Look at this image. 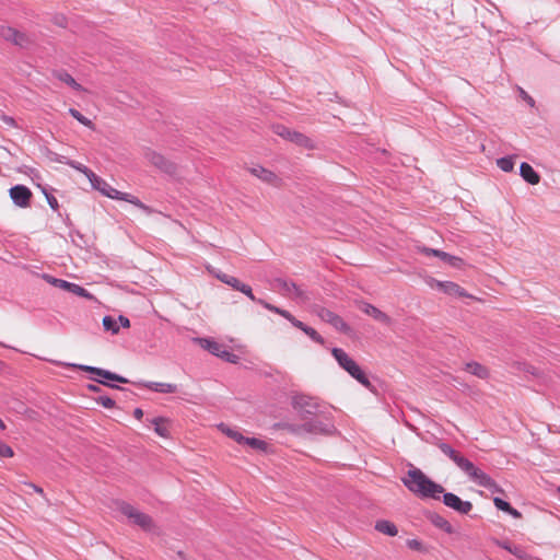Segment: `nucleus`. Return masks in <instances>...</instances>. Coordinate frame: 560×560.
I'll use <instances>...</instances> for the list:
<instances>
[{"label": "nucleus", "instance_id": "1", "mask_svg": "<svg viewBox=\"0 0 560 560\" xmlns=\"http://www.w3.org/2000/svg\"><path fill=\"white\" fill-rule=\"evenodd\" d=\"M439 448L448 456L459 469H462L470 480L476 482L477 485L492 489L497 492H501L502 490L497 485V482L486 472H483L480 468L474 465L468 458H466L462 453L454 450L451 445L446 443H439Z\"/></svg>", "mask_w": 560, "mask_h": 560}, {"label": "nucleus", "instance_id": "2", "mask_svg": "<svg viewBox=\"0 0 560 560\" xmlns=\"http://www.w3.org/2000/svg\"><path fill=\"white\" fill-rule=\"evenodd\" d=\"M404 486L415 495L421 499L439 500L444 488L431 480L422 470L411 467L401 479Z\"/></svg>", "mask_w": 560, "mask_h": 560}, {"label": "nucleus", "instance_id": "3", "mask_svg": "<svg viewBox=\"0 0 560 560\" xmlns=\"http://www.w3.org/2000/svg\"><path fill=\"white\" fill-rule=\"evenodd\" d=\"M276 428L288 431L295 435H325L330 436L336 433V428L328 421L320 419H311L302 424H295L291 422H280L276 424Z\"/></svg>", "mask_w": 560, "mask_h": 560}, {"label": "nucleus", "instance_id": "4", "mask_svg": "<svg viewBox=\"0 0 560 560\" xmlns=\"http://www.w3.org/2000/svg\"><path fill=\"white\" fill-rule=\"evenodd\" d=\"M92 187L100 191L102 195L115 199V200H124L127 201L142 210H148V207L136 196L128 194V192H121L115 188H113L105 179L97 176L94 172L91 174L89 178Z\"/></svg>", "mask_w": 560, "mask_h": 560}, {"label": "nucleus", "instance_id": "5", "mask_svg": "<svg viewBox=\"0 0 560 560\" xmlns=\"http://www.w3.org/2000/svg\"><path fill=\"white\" fill-rule=\"evenodd\" d=\"M43 359L46 360V361L56 363V364H63V365H67V366H70V368H75V369H80V370L90 372V373H92L94 375L92 377V380H94L95 382H97L100 384H103L105 386H109V387H113V388H118V386L114 385L113 382L128 383L127 378H125V377H122V376H120L118 374L112 373L109 371L103 370V369H98V368H94V366H89V365L77 364V363H67V362H62V361H59V360H56V359H51V358H43Z\"/></svg>", "mask_w": 560, "mask_h": 560}, {"label": "nucleus", "instance_id": "6", "mask_svg": "<svg viewBox=\"0 0 560 560\" xmlns=\"http://www.w3.org/2000/svg\"><path fill=\"white\" fill-rule=\"evenodd\" d=\"M118 511L125 515L132 524L141 527L145 532H153L155 524L152 517L145 513L140 512L135 506L126 502L117 503Z\"/></svg>", "mask_w": 560, "mask_h": 560}, {"label": "nucleus", "instance_id": "7", "mask_svg": "<svg viewBox=\"0 0 560 560\" xmlns=\"http://www.w3.org/2000/svg\"><path fill=\"white\" fill-rule=\"evenodd\" d=\"M312 313L317 315L323 322L329 324L332 326L336 330L343 332V334H350L351 328L350 326L345 322V319L339 316L337 313L332 312L331 310L319 305L314 304L311 306Z\"/></svg>", "mask_w": 560, "mask_h": 560}, {"label": "nucleus", "instance_id": "8", "mask_svg": "<svg viewBox=\"0 0 560 560\" xmlns=\"http://www.w3.org/2000/svg\"><path fill=\"white\" fill-rule=\"evenodd\" d=\"M272 130L276 135L280 136L281 138L288 140V141L295 143L299 147H302L307 150L316 149L314 141L310 137H307L299 131L291 130L282 125L273 126Z\"/></svg>", "mask_w": 560, "mask_h": 560}, {"label": "nucleus", "instance_id": "9", "mask_svg": "<svg viewBox=\"0 0 560 560\" xmlns=\"http://www.w3.org/2000/svg\"><path fill=\"white\" fill-rule=\"evenodd\" d=\"M143 158L149 164L166 174H174L176 172V165L155 150L144 149Z\"/></svg>", "mask_w": 560, "mask_h": 560}, {"label": "nucleus", "instance_id": "10", "mask_svg": "<svg viewBox=\"0 0 560 560\" xmlns=\"http://www.w3.org/2000/svg\"><path fill=\"white\" fill-rule=\"evenodd\" d=\"M277 289L280 291V293L289 299L299 301V302H306L308 301L307 293L301 289L298 284L294 282L285 281L278 279L276 280Z\"/></svg>", "mask_w": 560, "mask_h": 560}, {"label": "nucleus", "instance_id": "11", "mask_svg": "<svg viewBox=\"0 0 560 560\" xmlns=\"http://www.w3.org/2000/svg\"><path fill=\"white\" fill-rule=\"evenodd\" d=\"M0 36L15 46L26 48L32 44L30 36L12 26H1Z\"/></svg>", "mask_w": 560, "mask_h": 560}, {"label": "nucleus", "instance_id": "12", "mask_svg": "<svg viewBox=\"0 0 560 560\" xmlns=\"http://www.w3.org/2000/svg\"><path fill=\"white\" fill-rule=\"evenodd\" d=\"M46 280L54 287H57L61 290L71 292L78 296H81V298H84V299H88L91 301H96V299L93 294H91L89 291H86L84 288H82L79 284L62 280V279H57V278H54L50 276H47Z\"/></svg>", "mask_w": 560, "mask_h": 560}, {"label": "nucleus", "instance_id": "13", "mask_svg": "<svg viewBox=\"0 0 560 560\" xmlns=\"http://www.w3.org/2000/svg\"><path fill=\"white\" fill-rule=\"evenodd\" d=\"M214 276L217 279H219L221 282L232 287L233 289L244 293L246 296H248L252 301L258 303V299L253 293V290L249 285L242 283L237 278L229 276L223 272H214Z\"/></svg>", "mask_w": 560, "mask_h": 560}, {"label": "nucleus", "instance_id": "14", "mask_svg": "<svg viewBox=\"0 0 560 560\" xmlns=\"http://www.w3.org/2000/svg\"><path fill=\"white\" fill-rule=\"evenodd\" d=\"M430 287L432 289H438L448 295H456L460 298H471L472 295L468 294L460 285L452 281H439L432 279L430 281Z\"/></svg>", "mask_w": 560, "mask_h": 560}, {"label": "nucleus", "instance_id": "15", "mask_svg": "<svg viewBox=\"0 0 560 560\" xmlns=\"http://www.w3.org/2000/svg\"><path fill=\"white\" fill-rule=\"evenodd\" d=\"M10 197L21 208H27L31 203L32 191L24 185H16L10 188Z\"/></svg>", "mask_w": 560, "mask_h": 560}, {"label": "nucleus", "instance_id": "16", "mask_svg": "<svg viewBox=\"0 0 560 560\" xmlns=\"http://www.w3.org/2000/svg\"><path fill=\"white\" fill-rule=\"evenodd\" d=\"M419 253L425 255V256H435L446 264H448L452 267L460 268L464 264L463 259L453 255H450L443 250L433 249L429 247H418Z\"/></svg>", "mask_w": 560, "mask_h": 560}, {"label": "nucleus", "instance_id": "17", "mask_svg": "<svg viewBox=\"0 0 560 560\" xmlns=\"http://www.w3.org/2000/svg\"><path fill=\"white\" fill-rule=\"evenodd\" d=\"M442 495L444 504L460 514H468L472 509L471 502L463 501L459 497H457L454 493L443 492Z\"/></svg>", "mask_w": 560, "mask_h": 560}, {"label": "nucleus", "instance_id": "18", "mask_svg": "<svg viewBox=\"0 0 560 560\" xmlns=\"http://www.w3.org/2000/svg\"><path fill=\"white\" fill-rule=\"evenodd\" d=\"M248 171L252 175H254L255 177L261 179L262 182H265L267 184H270L273 186H279L281 184V179L276 173H273L272 171L267 170L262 166H254V167H250Z\"/></svg>", "mask_w": 560, "mask_h": 560}, {"label": "nucleus", "instance_id": "19", "mask_svg": "<svg viewBox=\"0 0 560 560\" xmlns=\"http://www.w3.org/2000/svg\"><path fill=\"white\" fill-rule=\"evenodd\" d=\"M359 308L361 312H363L364 314H366L368 316L374 318L375 320H377L380 323H384V324L389 323V317L384 312H382L381 310L375 307L374 305L361 302L359 304Z\"/></svg>", "mask_w": 560, "mask_h": 560}, {"label": "nucleus", "instance_id": "20", "mask_svg": "<svg viewBox=\"0 0 560 560\" xmlns=\"http://www.w3.org/2000/svg\"><path fill=\"white\" fill-rule=\"evenodd\" d=\"M464 370L467 373H469L480 380H487L490 376L489 369L479 362H475V361L467 362L464 364Z\"/></svg>", "mask_w": 560, "mask_h": 560}, {"label": "nucleus", "instance_id": "21", "mask_svg": "<svg viewBox=\"0 0 560 560\" xmlns=\"http://www.w3.org/2000/svg\"><path fill=\"white\" fill-rule=\"evenodd\" d=\"M339 364L352 376L361 369L357 365L347 352H332Z\"/></svg>", "mask_w": 560, "mask_h": 560}, {"label": "nucleus", "instance_id": "22", "mask_svg": "<svg viewBox=\"0 0 560 560\" xmlns=\"http://www.w3.org/2000/svg\"><path fill=\"white\" fill-rule=\"evenodd\" d=\"M52 75H54V78H56L60 82L67 84L68 86H70L74 91H78V92H83L84 91L83 86L81 84H79L74 80V78L70 73L65 71V70L54 71Z\"/></svg>", "mask_w": 560, "mask_h": 560}, {"label": "nucleus", "instance_id": "23", "mask_svg": "<svg viewBox=\"0 0 560 560\" xmlns=\"http://www.w3.org/2000/svg\"><path fill=\"white\" fill-rule=\"evenodd\" d=\"M258 303L260 305H262L266 310L270 311V312H273L276 314H279L280 316L284 317L285 319H288L294 327H295V324L300 323V320L298 318H295L290 312L285 311V310H282L278 306H275L264 300H258Z\"/></svg>", "mask_w": 560, "mask_h": 560}, {"label": "nucleus", "instance_id": "24", "mask_svg": "<svg viewBox=\"0 0 560 560\" xmlns=\"http://www.w3.org/2000/svg\"><path fill=\"white\" fill-rule=\"evenodd\" d=\"M154 431L161 438H170V420L166 418L158 417L151 420Z\"/></svg>", "mask_w": 560, "mask_h": 560}, {"label": "nucleus", "instance_id": "25", "mask_svg": "<svg viewBox=\"0 0 560 560\" xmlns=\"http://www.w3.org/2000/svg\"><path fill=\"white\" fill-rule=\"evenodd\" d=\"M520 171L521 176L524 178V180H526L530 185H537L539 183L540 176L528 163H522Z\"/></svg>", "mask_w": 560, "mask_h": 560}, {"label": "nucleus", "instance_id": "26", "mask_svg": "<svg viewBox=\"0 0 560 560\" xmlns=\"http://www.w3.org/2000/svg\"><path fill=\"white\" fill-rule=\"evenodd\" d=\"M293 407L296 409V410H304L307 412V413H312L313 412V409L316 408V405L315 402L306 397V396H296L293 398Z\"/></svg>", "mask_w": 560, "mask_h": 560}, {"label": "nucleus", "instance_id": "27", "mask_svg": "<svg viewBox=\"0 0 560 560\" xmlns=\"http://www.w3.org/2000/svg\"><path fill=\"white\" fill-rule=\"evenodd\" d=\"M429 520L435 527L444 530L447 534H453L454 529L452 524L443 516L433 513L429 516Z\"/></svg>", "mask_w": 560, "mask_h": 560}, {"label": "nucleus", "instance_id": "28", "mask_svg": "<svg viewBox=\"0 0 560 560\" xmlns=\"http://www.w3.org/2000/svg\"><path fill=\"white\" fill-rule=\"evenodd\" d=\"M144 386L148 387L149 389H151L153 392H158V393L171 394V393L177 392V386L175 384H170V383L151 382V383L144 384Z\"/></svg>", "mask_w": 560, "mask_h": 560}, {"label": "nucleus", "instance_id": "29", "mask_svg": "<svg viewBox=\"0 0 560 560\" xmlns=\"http://www.w3.org/2000/svg\"><path fill=\"white\" fill-rule=\"evenodd\" d=\"M375 529L382 534L388 536H396L398 534V529L396 525L389 521L381 520L375 523Z\"/></svg>", "mask_w": 560, "mask_h": 560}, {"label": "nucleus", "instance_id": "30", "mask_svg": "<svg viewBox=\"0 0 560 560\" xmlns=\"http://www.w3.org/2000/svg\"><path fill=\"white\" fill-rule=\"evenodd\" d=\"M218 428L223 434L234 440L236 443L244 445L247 438L244 436L240 431L232 429L223 423L219 424Z\"/></svg>", "mask_w": 560, "mask_h": 560}, {"label": "nucleus", "instance_id": "31", "mask_svg": "<svg viewBox=\"0 0 560 560\" xmlns=\"http://www.w3.org/2000/svg\"><path fill=\"white\" fill-rule=\"evenodd\" d=\"M493 503H494L497 509H499V510H501L503 512L509 513L514 518H521L522 517V514L517 510L512 508L506 501H504V500H502L500 498H494L493 499Z\"/></svg>", "mask_w": 560, "mask_h": 560}, {"label": "nucleus", "instance_id": "32", "mask_svg": "<svg viewBox=\"0 0 560 560\" xmlns=\"http://www.w3.org/2000/svg\"><path fill=\"white\" fill-rule=\"evenodd\" d=\"M298 329H301L305 335H307L312 340L316 341L319 345L324 343L323 337L312 327L306 326L304 323L300 320V323L295 324Z\"/></svg>", "mask_w": 560, "mask_h": 560}, {"label": "nucleus", "instance_id": "33", "mask_svg": "<svg viewBox=\"0 0 560 560\" xmlns=\"http://www.w3.org/2000/svg\"><path fill=\"white\" fill-rule=\"evenodd\" d=\"M244 445H246L253 450L259 451V452H264V453L269 452V444L267 442L256 439V438H247Z\"/></svg>", "mask_w": 560, "mask_h": 560}, {"label": "nucleus", "instance_id": "34", "mask_svg": "<svg viewBox=\"0 0 560 560\" xmlns=\"http://www.w3.org/2000/svg\"><path fill=\"white\" fill-rule=\"evenodd\" d=\"M69 113L70 115L75 119L78 120L80 124H82L83 126L90 128V129H94V124L92 122L91 119L86 118L85 116H83L79 110L74 109V108H70L69 109Z\"/></svg>", "mask_w": 560, "mask_h": 560}, {"label": "nucleus", "instance_id": "35", "mask_svg": "<svg viewBox=\"0 0 560 560\" xmlns=\"http://www.w3.org/2000/svg\"><path fill=\"white\" fill-rule=\"evenodd\" d=\"M103 326L106 331H110L113 334H117L119 331L117 319L113 316H105L103 318Z\"/></svg>", "mask_w": 560, "mask_h": 560}, {"label": "nucleus", "instance_id": "36", "mask_svg": "<svg viewBox=\"0 0 560 560\" xmlns=\"http://www.w3.org/2000/svg\"><path fill=\"white\" fill-rule=\"evenodd\" d=\"M217 357L225 362H230L233 364L241 363V358L236 352H214Z\"/></svg>", "mask_w": 560, "mask_h": 560}, {"label": "nucleus", "instance_id": "37", "mask_svg": "<svg viewBox=\"0 0 560 560\" xmlns=\"http://www.w3.org/2000/svg\"><path fill=\"white\" fill-rule=\"evenodd\" d=\"M497 165L503 171V172H511L514 168V161L512 158H501L497 161Z\"/></svg>", "mask_w": 560, "mask_h": 560}, {"label": "nucleus", "instance_id": "38", "mask_svg": "<svg viewBox=\"0 0 560 560\" xmlns=\"http://www.w3.org/2000/svg\"><path fill=\"white\" fill-rule=\"evenodd\" d=\"M352 377L355 378L360 384H362L366 388H370V389L373 388L369 376L362 370H360L358 373L352 375Z\"/></svg>", "mask_w": 560, "mask_h": 560}, {"label": "nucleus", "instance_id": "39", "mask_svg": "<svg viewBox=\"0 0 560 560\" xmlns=\"http://www.w3.org/2000/svg\"><path fill=\"white\" fill-rule=\"evenodd\" d=\"M68 165L84 174L88 177V179L90 178L91 174H93V172L90 168H88L85 165L81 163L70 161L68 162Z\"/></svg>", "mask_w": 560, "mask_h": 560}, {"label": "nucleus", "instance_id": "40", "mask_svg": "<svg viewBox=\"0 0 560 560\" xmlns=\"http://www.w3.org/2000/svg\"><path fill=\"white\" fill-rule=\"evenodd\" d=\"M14 456V452L7 443L0 441V457L11 458Z\"/></svg>", "mask_w": 560, "mask_h": 560}, {"label": "nucleus", "instance_id": "41", "mask_svg": "<svg viewBox=\"0 0 560 560\" xmlns=\"http://www.w3.org/2000/svg\"><path fill=\"white\" fill-rule=\"evenodd\" d=\"M511 553L521 560H529L527 552L518 546L513 545Z\"/></svg>", "mask_w": 560, "mask_h": 560}, {"label": "nucleus", "instance_id": "42", "mask_svg": "<svg viewBox=\"0 0 560 560\" xmlns=\"http://www.w3.org/2000/svg\"><path fill=\"white\" fill-rule=\"evenodd\" d=\"M407 546L411 550H416V551H423L424 550L422 542L420 540H418V539H409V540H407Z\"/></svg>", "mask_w": 560, "mask_h": 560}, {"label": "nucleus", "instance_id": "43", "mask_svg": "<svg viewBox=\"0 0 560 560\" xmlns=\"http://www.w3.org/2000/svg\"><path fill=\"white\" fill-rule=\"evenodd\" d=\"M97 401L104 406L105 408H114L115 407V401L107 397V396H101Z\"/></svg>", "mask_w": 560, "mask_h": 560}, {"label": "nucleus", "instance_id": "44", "mask_svg": "<svg viewBox=\"0 0 560 560\" xmlns=\"http://www.w3.org/2000/svg\"><path fill=\"white\" fill-rule=\"evenodd\" d=\"M492 541H493L497 546H499V547H501V548L505 549L506 551H509V552L511 553V550H512L513 545H512L510 541H501V540H499V539H492Z\"/></svg>", "mask_w": 560, "mask_h": 560}, {"label": "nucleus", "instance_id": "45", "mask_svg": "<svg viewBox=\"0 0 560 560\" xmlns=\"http://www.w3.org/2000/svg\"><path fill=\"white\" fill-rule=\"evenodd\" d=\"M196 342H197L196 347H199V348H202L206 350H210L212 348V343L207 339H198Z\"/></svg>", "mask_w": 560, "mask_h": 560}, {"label": "nucleus", "instance_id": "46", "mask_svg": "<svg viewBox=\"0 0 560 560\" xmlns=\"http://www.w3.org/2000/svg\"><path fill=\"white\" fill-rule=\"evenodd\" d=\"M117 324L124 328H128L130 326V322L127 317L120 315L117 318Z\"/></svg>", "mask_w": 560, "mask_h": 560}, {"label": "nucleus", "instance_id": "47", "mask_svg": "<svg viewBox=\"0 0 560 560\" xmlns=\"http://www.w3.org/2000/svg\"><path fill=\"white\" fill-rule=\"evenodd\" d=\"M522 92V95L524 97V100L530 105V106H534V100L528 95L526 94L525 91H521Z\"/></svg>", "mask_w": 560, "mask_h": 560}, {"label": "nucleus", "instance_id": "48", "mask_svg": "<svg viewBox=\"0 0 560 560\" xmlns=\"http://www.w3.org/2000/svg\"><path fill=\"white\" fill-rule=\"evenodd\" d=\"M48 202L52 209L56 210L58 208V201L55 197L48 198Z\"/></svg>", "mask_w": 560, "mask_h": 560}, {"label": "nucleus", "instance_id": "49", "mask_svg": "<svg viewBox=\"0 0 560 560\" xmlns=\"http://www.w3.org/2000/svg\"><path fill=\"white\" fill-rule=\"evenodd\" d=\"M133 416H135L137 419H141V418H142V416H143V411H142V409L137 408V409L135 410V412H133Z\"/></svg>", "mask_w": 560, "mask_h": 560}, {"label": "nucleus", "instance_id": "50", "mask_svg": "<svg viewBox=\"0 0 560 560\" xmlns=\"http://www.w3.org/2000/svg\"><path fill=\"white\" fill-rule=\"evenodd\" d=\"M88 388L93 393L100 392V387L97 385L90 384V385H88Z\"/></svg>", "mask_w": 560, "mask_h": 560}, {"label": "nucleus", "instance_id": "51", "mask_svg": "<svg viewBox=\"0 0 560 560\" xmlns=\"http://www.w3.org/2000/svg\"><path fill=\"white\" fill-rule=\"evenodd\" d=\"M35 491L38 492V493H43V489L37 487V486H33Z\"/></svg>", "mask_w": 560, "mask_h": 560}, {"label": "nucleus", "instance_id": "52", "mask_svg": "<svg viewBox=\"0 0 560 560\" xmlns=\"http://www.w3.org/2000/svg\"><path fill=\"white\" fill-rule=\"evenodd\" d=\"M4 368H5L4 363L0 360V372H3Z\"/></svg>", "mask_w": 560, "mask_h": 560}, {"label": "nucleus", "instance_id": "53", "mask_svg": "<svg viewBox=\"0 0 560 560\" xmlns=\"http://www.w3.org/2000/svg\"><path fill=\"white\" fill-rule=\"evenodd\" d=\"M0 429L1 430H4L5 429V424L3 423V421L0 419Z\"/></svg>", "mask_w": 560, "mask_h": 560}, {"label": "nucleus", "instance_id": "54", "mask_svg": "<svg viewBox=\"0 0 560 560\" xmlns=\"http://www.w3.org/2000/svg\"><path fill=\"white\" fill-rule=\"evenodd\" d=\"M5 121L12 124L13 119L12 118H5Z\"/></svg>", "mask_w": 560, "mask_h": 560}, {"label": "nucleus", "instance_id": "55", "mask_svg": "<svg viewBox=\"0 0 560 560\" xmlns=\"http://www.w3.org/2000/svg\"><path fill=\"white\" fill-rule=\"evenodd\" d=\"M558 492L560 493V487L558 488Z\"/></svg>", "mask_w": 560, "mask_h": 560}]
</instances>
